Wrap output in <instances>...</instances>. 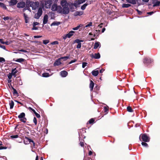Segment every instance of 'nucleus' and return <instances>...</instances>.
Segmentation results:
<instances>
[{
	"instance_id": "nucleus-29",
	"label": "nucleus",
	"mask_w": 160,
	"mask_h": 160,
	"mask_svg": "<svg viewBox=\"0 0 160 160\" xmlns=\"http://www.w3.org/2000/svg\"><path fill=\"white\" fill-rule=\"evenodd\" d=\"M23 16L24 17V18L25 19V22L26 23H27L28 22V16L27 15H26L25 13H23Z\"/></svg>"
},
{
	"instance_id": "nucleus-37",
	"label": "nucleus",
	"mask_w": 160,
	"mask_h": 160,
	"mask_svg": "<svg viewBox=\"0 0 160 160\" xmlns=\"http://www.w3.org/2000/svg\"><path fill=\"white\" fill-rule=\"evenodd\" d=\"M16 69V68H15L14 69H12V74L13 75H14L16 74L17 72V71H15Z\"/></svg>"
},
{
	"instance_id": "nucleus-23",
	"label": "nucleus",
	"mask_w": 160,
	"mask_h": 160,
	"mask_svg": "<svg viewBox=\"0 0 160 160\" xmlns=\"http://www.w3.org/2000/svg\"><path fill=\"white\" fill-rule=\"evenodd\" d=\"M127 2L129 3L132 4H135L136 3V2L138 1L137 0H127Z\"/></svg>"
},
{
	"instance_id": "nucleus-10",
	"label": "nucleus",
	"mask_w": 160,
	"mask_h": 160,
	"mask_svg": "<svg viewBox=\"0 0 160 160\" xmlns=\"http://www.w3.org/2000/svg\"><path fill=\"white\" fill-rule=\"evenodd\" d=\"M26 5V3L24 2H21L17 4V7L18 8H23Z\"/></svg>"
},
{
	"instance_id": "nucleus-44",
	"label": "nucleus",
	"mask_w": 160,
	"mask_h": 160,
	"mask_svg": "<svg viewBox=\"0 0 160 160\" xmlns=\"http://www.w3.org/2000/svg\"><path fill=\"white\" fill-rule=\"evenodd\" d=\"M99 46V44L98 42H95L94 47V49L97 48Z\"/></svg>"
},
{
	"instance_id": "nucleus-11",
	"label": "nucleus",
	"mask_w": 160,
	"mask_h": 160,
	"mask_svg": "<svg viewBox=\"0 0 160 160\" xmlns=\"http://www.w3.org/2000/svg\"><path fill=\"white\" fill-rule=\"evenodd\" d=\"M61 59L60 58H58L57 60L54 62L53 65L54 66H58L61 64V62L60 61Z\"/></svg>"
},
{
	"instance_id": "nucleus-12",
	"label": "nucleus",
	"mask_w": 160,
	"mask_h": 160,
	"mask_svg": "<svg viewBox=\"0 0 160 160\" xmlns=\"http://www.w3.org/2000/svg\"><path fill=\"white\" fill-rule=\"evenodd\" d=\"M152 3L153 4V7L158 6L160 5V2L158 1L157 0H153Z\"/></svg>"
},
{
	"instance_id": "nucleus-6",
	"label": "nucleus",
	"mask_w": 160,
	"mask_h": 160,
	"mask_svg": "<svg viewBox=\"0 0 160 160\" xmlns=\"http://www.w3.org/2000/svg\"><path fill=\"white\" fill-rule=\"evenodd\" d=\"M62 8V13L64 14H68L70 12L69 8L68 6L63 7Z\"/></svg>"
},
{
	"instance_id": "nucleus-26",
	"label": "nucleus",
	"mask_w": 160,
	"mask_h": 160,
	"mask_svg": "<svg viewBox=\"0 0 160 160\" xmlns=\"http://www.w3.org/2000/svg\"><path fill=\"white\" fill-rule=\"evenodd\" d=\"M61 23L59 22L54 21L51 24V26H58Z\"/></svg>"
},
{
	"instance_id": "nucleus-60",
	"label": "nucleus",
	"mask_w": 160,
	"mask_h": 160,
	"mask_svg": "<svg viewBox=\"0 0 160 160\" xmlns=\"http://www.w3.org/2000/svg\"><path fill=\"white\" fill-rule=\"evenodd\" d=\"M35 115L38 118H39L40 117V115L39 114L37 113L36 112L34 113Z\"/></svg>"
},
{
	"instance_id": "nucleus-59",
	"label": "nucleus",
	"mask_w": 160,
	"mask_h": 160,
	"mask_svg": "<svg viewBox=\"0 0 160 160\" xmlns=\"http://www.w3.org/2000/svg\"><path fill=\"white\" fill-rule=\"evenodd\" d=\"M81 47V43H79L77 45V48H80Z\"/></svg>"
},
{
	"instance_id": "nucleus-39",
	"label": "nucleus",
	"mask_w": 160,
	"mask_h": 160,
	"mask_svg": "<svg viewBox=\"0 0 160 160\" xmlns=\"http://www.w3.org/2000/svg\"><path fill=\"white\" fill-rule=\"evenodd\" d=\"M42 76L44 77H48L49 76L48 73L44 72L42 74Z\"/></svg>"
},
{
	"instance_id": "nucleus-22",
	"label": "nucleus",
	"mask_w": 160,
	"mask_h": 160,
	"mask_svg": "<svg viewBox=\"0 0 160 160\" xmlns=\"http://www.w3.org/2000/svg\"><path fill=\"white\" fill-rule=\"evenodd\" d=\"M17 0H11L10 2V5H14L17 3Z\"/></svg>"
},
{
	"instance_id": "nucleus-48",
	"label": "nucleus",
	"mask_w": 160,
	"mask_h": 160,
	"mask_svg": "<svg viewBox=\"0 0 160 160\" xmlns=\"http://www.w3.org/2000/svg\"><path fill=\"white\" fill-rule=\"evenodd\" d=\"M59 44V42L58 41H55L52 42L51 44L52 45H58Z\"/></svg>"
},
{
	"instance_id": "nucleus-50",
	"label": "nucleus",
	"mask_w": 160,
	"mask_h": 160,
	"mask_svg": "<svg viewBox=\"0 0 160 160\" xmlns=\"http://www.w3.org/2000/svg\"><path fill=\"white\" fill-rule=\"evenodd\" d=\"M49 41L48 40H43V42L44 44L46 45L49 43Z\"/></svg>"
},
{
	"instance_id": "nucleus-55",
	"label": "nucleus",
	"mask_w": 160,
	"mask_h": 160,
	"mask_svg": "<svg viewBox=\"0 0 160 160\" xmlns=\"http://www.w3.org/2000/svg\"><path fill=\"white\" fill-rule=\"evenodd\" d=\"M92 23L91 22H89L88 24H87V25H86V26L84 27V28H87L88 27L91 26L92 25Z\"/></svg>"
},
{
	"instance_id": "nucleus-19",
	"label": "nucleus",
	"mask_w": 160,
	"mask_h": 160,
	"mask_svg": "<svg viewBox=\"0 0 160 160\" xmlns=\"http://www.w3.org/2000/svg\"><path fill=\"white\" fill-rule=\"evenodd\" d=\"M94 85V82L92 80H91L89 84V88L91 91L93 90Z\"/></svg>"
},
{
	"instance_id": "nucleus-4",
	"label": "nucleus",
	"mask_w": 160,
	"mask_h": 160,
	"mask_svg": "<svg viewBox=\"0 0 160 160\" xmlns=\"http://www.w3.org/2000/svg\"><path fill=\"white\" fill-rule=\"evenodd\" d=\"M74 32V31H71L68 33L63 35L62 37L64 40H65L68 38H70L73 35V34Z\"/></svg>"
},
{
	"instance_id": "nucleus-64",
	"label": "nucleus",
	"mask_w": 160,
	"mask_h": 160,
	"mask_svg": "<svg viewBox=\"0 0 160 160\" xmlns=\"http://www.w3.org/2000/svg\"><path fill=\"white\" fill-rule=\"evenodd\" d=\"M3 19L5 20V21H6L7 20H8L9 19V18L8 17H4V18H3Z\"/></svg>"
},
{
	"instance_id": "nucleus-43",
	"label": "nucleus",
	"mask_w": 160,
	"mask_h": 160,
	"mask_svg": "<svg viewBox=\"0 0 160 160\" xmlns=\"http://www.w3.org/2000/svg\"><path fill=\"white\" fill-rule=\"evenodd\" d=\"M87 5L86 3L84 4L83 5L81 6V8L82 10H84L86 8Z\"/></svg>"
},
{
	"instance_id": "nucleus-15",
	"label": "nucleus",
	"mask_w": 160,
	"mask_h": 160,
	"mask_svg": "<svg viewBox=\"0 0 160 160\" xmlns=\"http://www.w3.org/2000/svg\"><path fill=\"white\" fill-rule=\"evenodd\" d=\"M57 5L56 4H54L52 5L51 8V10L53 11H57Z\"/></svg>"
},
{
	"instance_id": "nucleus-16",
	"label": "nucleus",
	"mask_w": 160,
	"mask_h": 160,
	"mask_svg": "<svg viewBox=\"0 0 160 160\" xmlns=\"http://www.w3.org/2000/svg\"><path fill=\"white\" fill-rule=\"evenodd\" d=\"M83 12L82 11H76L74 14V16H81L83 14Z\"/></svg>"
},
{
	"instance_id": "nucleus-52",
	"label": "nucleus",
	"mask_w": 160,
	"mask_h": 160,
	"mask_svg": "<svg viewBox=\"0 0 160 160\" xmlns=\"http://www.w3.org/2000/svg\"><path fill=\"white\" fill-rule=\"evenodd\" d=\"M88 64V63L86 62H83L82 63V68H84Z\"/></svg>"
},
{
	"instance_id": "nucleus-51",
	"label": "nucleus",
	"mask_w": 160,
	"mask_h": 160,
	"mask_svg": "<svg viewBox=\"0 0 160 160\" xmlns=\"http://www.w3.org/2000/svg\"><path fill=\"white\" fill-rule=\"evenodd\" d=\"M33 122L34 123L35 125H36L37 124V120L36 118L34 117L33 119Z\"/></svg>"
},
{
	"instance_id": "nucleus-40",
	"label": "nucleus",
	"mask_w": 160,
	"mask_h": 160,
	"mask_svg": "<svg viewBox=\"0 0 160 160\" xmlns=\"http://www.w3.org/2000/svg\"><path fill=\"white\" fill-rule=\"evenodd\" d=\"M83 41L82 40H80L79 39H76L75 40L74 42V43H77L78 44L81 43V42H83Z\"/></svg>"
},
{
	"instance_id": "nucleus-28",
	"label": "nucleus",
	"mask_w": 160,
	"mask_h": 160,
	"mask_svg": "<svg viewBox=\"0 0 160 160\" xmlns=\"http://www.w3.org/2000/svg\"><path fill=\"white\" fill-rule=\"evenodd\" d=\"M25 116V113L24 112H22L18 116V118L19 119H21L22 118H24Z\"/></svg>"
},
{
	"instance_id": "nucleus-9",
	"label": "nucleus",
	"mask_w": 160,
	"mask_h": 160,
	"mask_svg": "<svg viewBox=\"0 0 160 160\" xmlns=\"http://www.w3.org/2000/svg\"><path fill=\"white\" fill-rule=\"evenodd\" d=\"M60 4L62 7L68 6V3L66 0H62Z\"/></svg>"
},
{
	"instance_id": "nucleus-33",
	"label": "nucleus",
	"mask_w": 160,
	"mask_h": 160,
	"mask_svg": "<svg viewBox=\"0 0 160 160\" xmlns=\"http://www.w3.org/2000/svg\"><path fill=\"white\" fill-rule=\"evenodd\" d=\"M131 6V4H129L123 3L122 4V8H128Z\"/></svg>"
},
{
	"instance_id": "nucleus-13",
	"label": "nucleus",
	"mask_w": 160,
	"mask_h": 160,
	"mask_svg": "<svg viewBox=\"0 0 160 160\" xmlns=\"http://www.w3.org/2000/svg\"><path fill=\"white\" fill-rule=\"evenodd\" d=\"M60 74L62 77H65L68 75V72L66 71H62L60 72Z\"/></svg>"
},
{
	"instance_id": "nucleus-58",
	"label": "nucleus",
	"mask_w": 160,
	"mask_h": 160,
	"mask_svg": "<svg viewBox=\"0 0 160 160\" xmlns=\"http://www.w3.org/2000/svg\"><path fill=\"white\" fill-rule=\"evenodd\" d=\"M2 145V144H0V146ZM7 148L6 147H3V146H0V150L3 149H6Z\"/></svg>"
},
{
	"instance_id": "nucleus-46",
	"label": "nucleus",
	"mask_w": 160,
	"mask_h": 160,
	"mask_svg": "<svg viewBox=\"0 0 160 160\" xmlns=\"http://www.w3.org/2000/svg\"><path fill=\"white\" fill-rule=\"evenodd\" d=\"M19 136L18 135H12L10 136V138L12 139L16 138L18 137Z\"/></svg>"
},
{
	"instance_id": "nucleus-1",
	"label": "nucleus",
	"mask_w": 160,
	"mask_h": 160,
	"mask_svg": "<svg viewBox=\"0 0 160 160\" xmlns=\"http://www.w3.org/2000/svg\"><path fill=\"white\" fill-rule=\"evenodd\" d=\"M139 139L141 141H142L145 142H149L150 138L146 134H142L139 137Z\"/></svg>"
},
{
	"instance_id": "nucleus-38",
	"label": "nucleus",
	"mask_w": 160,
	"mask_h": 160,
	"mask_svg": "<svg viewBox=\"0 0 160 160\" xmlns=\"http://www.w3.org/2000/svg\"><path fill=\"white\" fill-rule=\"evenodd\" d=\"M94 119L93 118H92L89 120L88 121V123H89L90 124H93L94 122Z\"/></svg>"
},
{
	"instance_id": "nucleus-56",
	"label": "nucleus",
	"mask_w": 160,
	"mask_h": 160,
	"mask_svg": "<svg viewBox=\"0 0 160 160\" xmlns=\"http://www.w3.org/2000/svg\"><path fill=\"white\" fill-rule=\"evenodd\" d=\"M92 1L88 0V1H87L86 3H85L88 6V5L92 3Z\"/></svg>"
},
{
	"instance_id": "nucleus-3",
	"label": "nucleus",
	"mask_w": 160,
	"mask_h": 160,
	"mask_svg": "<svg viewBox=\"0 0 160 160\" xmlns=\"http://www.w3.org/2000/svg\"><path fill=\"white\" fill-rule=\"evenodd\" d=\"M153 62V60H151L150 58H145L143 59V63L147 66H148L150 63Z\"/></svg>"
},
{
	"instance_id": "nucleus-2",
	"label": "nucleus",
	"mask_w": 160,
	"mask_h": 160,
	"mask_svg": "<svg viewBox=\"0 0 160 160\" xmlns=\"http://www.w3.org/2000/svg\"><path fill=\"white\" fill-rule=\"evenodd\" d=\"M102 103L106 105V106H105L103 107V111H102V112L101 113V115H102V117H103L104 115L107 114L108 113L109 108L108 106L106 105L105 104L103 103Z\"/></svg>"
},
{
	"instance_id": "nucleus-20",
	"label": "nucleus",
	"mask_w": 160,
	"mask_h": 160,
	"mask_svg": "<svg viewBox=\"0 0 160 160\" xmlns=\"http://www.w3.org/2000/svg\"><path fill=\"white\" fill-rule=\"evenodd\" d=\"M32 1H31L30 0H27L26 2L27 7L29 8V7L31 5V3H32Z\"/></svg>"
},
{
	"instance_id": "nucleus-21",
	"label": "nucleus",
	"mask_w": 160,
	"mask_h": 160,
	"mask_svg": "<svg viewBox=\"0 0 160 160\" xmlns=\"http://www.w3.org/2000/svg\"><path fill=\"white\" fill-rule=\"evenodd\" d=\"M25 60L24 59L22 58H20L17 59H16L15 58L13 59V61L19 62H24Z\"/></svg>"
},
{
	"instance_id": "nucleus-17",
	"label": "nucleus",
	"mask_w": 160,
	"mask_h": 160,
	"mask_svg": "<svg viewBox=\"0 0 160 160\" xmlns=\"http://www.w3.org/2000/svg\"><path fill=\"white\" fill-rule=\"evenodd\" d=\"M69 6L70 9L72 11H73V10L74 9V5L73 4V3L71 2H68V5Z\"/></svg>"
},
{
	"instance_id": "nucleus-54",
	"label": "nucleus",
	"mask_w": 160,
	"mask_h": 160,
	"mask_svg": "<svg viewBox=\"0 0 160 160\" xmlns=\"http://www.w3.org/2000/svg\"><path fill=\"white\" fill-rule=\"evenodd\" d=\"M28 109L29 110H31L34 113L36 112L35 111L34 109L30 107L28 108Z\"/></svg>"
},
{
	"instance_id": "nucleus-31",
	"label": "nucleus",
	"mask_w": 160,
	"mask_h": 160,
	"mask_svg": "<svg viewBox=\"0 0 160 160\" xmlns=\"http://www.w3.org/2000/svg\"><path fill=\"white\" fill-rule=\"evenodd\" d=\"M42 9L41 8H39L38 10L37 13L40 15L41 16L42 14Z\"/></svg>"
},
{
	"instance_id": "nucleus-45",
	"label": "nucleus",
	"mask_w": 160,
	"mask_h": 160,
	"mask_svg": "<svg viewBox=\"0 0 160 160\" xmlns=\"http://www.w3.org/2000/svg\"><path fill=\"white\" fill-rule=\"evenodd\" d=\"M20 120L21 121L25 123L27 121V118L24 117V118H22V119H20Z\"/></svg>"
},
{
	"instance_id": "nucleus-24",
	"label": "nucleus",
	"mask_w": 160,
	"mask_h": 160,
	"mask_svg": "<svg viewBox=\"0 0 160 160\" xmlns=\"http://www.w3.org/2000/svg\"><path fill=\"white\" fill-rule=\"evenodd\" d=\"M92 73L93 76H96L98 75L99 72L98 70H93L92 71Z\"/></svg>"
},
{
	"instance_id": "nucleus-63",
	"label": "nucleus",
	"mask_w": 160,
	"mask_h": 160,
	"mask_svg": "<svg viewBox=\"0 0 160 160\" xmlns=\"http://www.w3.org/2000/svg\"><path fill=\"white\" fill-rule=\"evenodd\" d=\"M38 29V28L37 27H36L35 26H33V28H32V30H37Z\"/></svg>"
},
{
	"instance_id": "nucleus-18",
	"label": "nucleus",
	"mask_w": 160,
	"mask_h": 160,
	"mask_svg": "<svg viewBox=\"0 0 160 160\" xmlns=\"http://www.w3.org/2000/svg\"><path fill=\"white\" fill-rule=\"evenodd\" d=\"M56 11L59 13H62V7L60 6H58Z\"/></svg>"
},
{
	"instance_id": "nucleus-34",
	"label": "nucleus",
	"mask_w": 160,
	"mask_h": 160,
	"mask_svg": "<svg viewBox=\"0 0 160 160\" xmlns=\"http://www.w3.org/2000/svg\"><path fill=\"white\" fill-rule=\"evenodd\" d=\"M83 26V25L82 24H79V25L77 26V27H75V28H72V29L74 30H78L80 27H82V26Z\"/></svg>"
},
{
	"instance_id": "nucleus-5",
	"label": "nucleus",
	"mask_w": 160,
	"mask_h": 160,
	"mask_svg": "<svg viewBox=\"0 0 160 160\" xmlns=\"http://www.w3.org/2000/svg\"><path fill=\"white\" fill-rule=\"evenodd\" d=\"M39 3L38 2H32L31 3V5L30 6V7L32 8V10H35L39 6Z\"/></svg>"
},
{
	"instance_id": "nucleus-62",
	"label": "nucleus",
	"mask_w": 160,
	"mask_h": 160,
	"mask_svg": "<svg viewBox=\"0 0 160 160\" xmlns=\"http://www.w3.org/2000/svg\"><path fill=\"white\" fill-rule=\"evenodd\" d=\"M76 61H77V60H76V59H74V60H72L69 63V64H70L72 63L75 62Z\"/></svg>"
},
{
	"instance_id": "nucleus-8",
	"label": "nucleus",
	"mask_w": 160,
	"mask_h": 160,
	"mask_svg": "<svg viewBox=\"0 0 160 160\" xmlns=\"http://www.w3.org/2000/svg\"><path fill=\"white\" fill-rule=\"evenodd\" d=\"M90 56L92 58L98 59L100 58V54L99 53H95L94 54L92 53L90 54Z\"/></svg>"
},
{
	"instance_id": "nucleus-7",
	"label": "nucleus",
	"mask_w": 160,
	"mask_h": 160,
	"mask_svg": "<svg viewBox=\"0 0 160 160\" xmlns=\"http://www.w3.org/2000/svg\"><path fill=\"white\" fill-rule=\"evenodd\" d=\"M52 3V1L51 0H48L45 1V8H50Z\"/></svg>"
},
{
	"instance_id": "nucleus-49",
	"label": "nucleus",
	"mask_w": 160,
	"mask_h": 160,
	"mask_svg": "<svg viewBox=\"0 0 160 160\" xmlns=\"http://www.w3.org/2000/svg\"><path fill=\"white\" fill-rule=\"evenodd\" d=\"M40 16H41L40 15L38 14L37 13H36L35 15L34 18H35L38 19L40 18Z\"/></svg>"
},
{
	"instance_id": "nucleus-14",
	"label": "nucleus",
	"mask_w": 160,
	"mask_h": 160,
	"mask_svg": "<svg viewBox=\"0 0 160 160\" xmlns=\"http://www.w3.org/2000/svg\"><path fill=\"white\" fill-rule=\"evenodd\" d=\"M48 16L47 14H45L43 18V24H46L48 21Z\"/></svg>"
},
{
	"instance_id": "nucleus-47",
	"label": "nucleus",
	"mask_w": 160,
	"mask_h": 160,
	"mask_svg": "<svg viewBox=\"0 0 160 160\" xmlns=\"http://www.w3.org/2000/svg\"><path fill=\"white\" fill-rule=\"evenodd\" d=\"M61 59H64V60L65 61L68 59L69 58V57L68 56H65L64 57H62L60 58Z\"/></svg>"
},
{
	"instance_id": "nucleus-35",
	"label": "nucleus",
	"mask_w": 160,
	"mask_h": 160,
	"mask_svg": "<svg viewBox=\"0 0 160 160\" xmlns=\"http://www.w3.org/2000/svg\"><path fill=\"white\" fill-rule=\"evenodd\" d=\"M127 111L129 112H133V110L132 109V108L128 106L127 107Z\"/></svg>"
},
{
	"instance_id": "nucleus-32",
	"label": "nucleus",
	"mask_w": 160,
	"mask_h": 160,
	"mask_svg": "<svg viewBox=\"0 0 160 160\" xmlns=\"http://www.w3.org/2000/svg\"><path fill=\"white\" fill-rule=\"evenodd\" d=\"M16 80L18 82V84L19 85H21L22 84V82L20 78H17Z\"/></svg>"
},
{
	"instance_id": "nucleus-57",
	"label": "nucleus",
	"mask_w": 160,
	"mask_h": 160,
	"mask_svg": "<svg viewBox=\"0 0 160 160\" xmlns=\"http://www.w3.org/2000/svg\"><path fill=\"white\" fill-rule=\"evenodd\" d=\"M12 74L11 73H9V74L8 75V77L9 79H11L12 77Z\"/></svg>"
},
{
	"instance_id": "nucleus-30",
	"label": "nucleus",
	"mask_w": 160,
	"mask_h": 160,
	"mask_svg": "<svg viewBox=\"0 0 160 160\" xmlns=\"http://www.w3.org/2000/svg\"><path fill=\"white\" fill-rule=\"evenodd\" d=\"M12 89L13 90V94L16 96H18V93L17 91L14 88H13V87H12Z\"/></svg>"
},
{
	"instance_id": "nucleus-25",
	"label": "nucleus",
	"mask_w": 160,
	"mask_h": 160,
	"mask_svg": "<svg viewBox=\"0 0 160 160\" xmlns=\"http://www.w3.org/2000/svg\"><path fill=\"white\" fill-rule=\"evenodd\" d=\"M78 0H75L74 1V2L73 3V4L74 6L77 8L78 7V5H80L79 3V2L78 1Z\"/></svg>"
},
{
	"instance_id": "nucleus-42",
	"label": "nucleus",
	"mask_w": 160,
	"mask_h": 160,
	"mask_svg": "<svg viewBox=\"0 0 160 160\" xmlns=\"http://www.w3.org/2000/svg\"><path fill=\"white\" fill-rule=\"evenodd\" d=\"M141 144L142 146L145 147H148V144L145 142H142L141 143Z\"/></svg>"
},
{
	"instance_id": "nucleus-53",
	"label": "nucleus",
	"mask_w": 160,
	"mask_h": 160,
	"mask_svg": "<svg viewBox=\"0 0 160 160\" xmlns=\"http://www.w3.org/2000/svg\"><path fill=\"white\" fill-rule=\"evenodd\" d=\"M5 59L2 57H0V62H3L5 61Z\"/></svg>"
},
{
	"instance_id": "nucleus-61",
	"label": "nucleus",
	"mask_w": 160,
	"mask_h": 160,
	"mask_svg": "<svg viewBox=\"0 0 160 160\" xmlns=\"http://www.w3.org/2000/svg\"><path fill=\"white\" fill-rule=\"evenodd\" d=\"M39 24V22H34L33 23V25L36 26L37 25H38Z\"/></svg>"
},
{
	"instance_id": "nucleus-36",
	"label": "nucleus",
	"mask_w": 160,
	"mask_h": 160,
	"mask_svg": "<svg viewBox=\"0 0 160 160\" xmlns=\"http://www.w3.org/2000/svg\"><path fill=\"white\" fill-rule=\"evenodd\" d=\"M9 105L10 106V108L12 109L14 105V102L13 101H11V102L9 103Z\"/></svg>"
},
{
	"instance_id": "nucleus-41",
	"label": "nucleus",
	"mask_w": 160,
	"mask_h": 160,
	"mask_svg": "<svg viewBox=\"0 0 160 160\" xmlns=\"http://www.w3.org/2000/svg\"><path fill=\"white\" fill-rule=\"evenodd\" d=\"M25 139H26L27 140H28L29 143H31V142H33V140H32L31 139L29 138H28L27 137H25Z\"/></svg>"
},
{
	"instance_id": "nucleus-27",
	"label": "nucleus",
	"mask_w": 160,
	"mask_h": 160,
	"mask_svg": "<svg viewBox=\"0 0 160 160\" xmlns=\"http://www.w3.org/2000/svg\"><path fill=\"white\" fill-rule=\"evenodd\" d=\"M0 7L4 9H7V8L6 6L4 3H3L0 2Z\"/></svg>"
}]
</instances>
